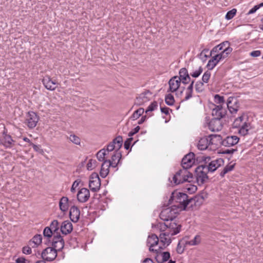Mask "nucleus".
Here are the masks:
<instances>
[{
  "label": "nucleus",
  "mask_w": 263,
  "mask_h": 263,
  "mask_svg": "<svg viewBox=\"0 0 263 263\" xmlns=\"http://www.w3.org/2000/svg\"><path fill=\"white\" fill-rule=\"evenodd\" d=\"M196 199V198L188 199V196L186 194L175 192L172 193L170 201L171 200H174L176 204L174 205L178 208L180 211H181L185 210L190 203L192 205L193 203H195Z\"/></svg>",
  "instance_id": "nucleus-1"
},
{
  "label": "nucleus",
  "mask_w": 263,
  "mask_h": 263,
  "mask_svg": "<svg viewBox=\"0 0 263 263\" xmlns=\"http://www.w3.org/2000/svg\"><path fill=\"white\" fill-rule=\"evenodd\" d=\"M233 126L234 128H239L238 133L242 136L247 135L249 130L251 129V122L249 117L244 114L234 120Z\"/></svg>",
  "instance_id": "nucleus-2"
},
{
  "label": "nucleus",
  "mask_w": 263,
  "mask_h": 263,
  "mask_svg": "<svg viewBox=\"0 0 263 263\" xmlns=\"http://www.w3.org/2000/svg\"><path fill=\"white\" fill-rule=\"evenodd\" d=\"M193 178L192 174L187 170L183 168L178 171L173 177L175 184H179L184 182H191Z\"/></svg>",
  "instance_id": "nucleus-3"
},
{
  "label": "nucleus",
  "mask_w": 263,
  "mask_h": 263,
  "mask_svg": "<svg viewBox=\"0 0 263 263\" xmlns=\"http://www.w3.org/2000/svg\"><path fill=\"white\" fill-rule=\"evenodd\" d=\"M180 212L178 208L173 205L170 207L166 208L162 210L160 214V218L164 221L170 222L174 220L176 214Z\"/></svg>",
  "instance_id": "nucleus-4"
},
{
  "label": "nucleus",
  "mask_w": 263,
  "mask_h": 263,
  "mask_svg": "<svg viewBox=\"0 0 263 263\" xmlns=\"http://www.w3.org/2000/svg\"><path fill=\"white\" fill-rule=\"evenodd\" d=\"M209 171L205 169L204 165H201L197 167L196 170V180L199 185L203 184L208 179L207 173Z\"/></svg>",
  "instance_id": "nucleus-5"
},
{
  "label": "nucleus",
  "mask_w": 263,
  "mask_h": 263,
  "mask_svg": "<svg viewBox=\"0 0 263 263\" xmlns=\"http://www.w3.org/2000/svg\"><path fill=\"white\" fill-rule=\"evenodd\" d=\"M147 243L149 246V250L151 252L157 253L160 249H162V246L159 245V238L155 234L149 236L147 239Z\"/></svg>",
  "instance_id": "nucleus-6"
},
{
  "label": "nucleus",
  "mask_w": 263,
  "mask_h": 263,
  "mask_svg": "<svg viewBox=\"0 0 263 263\" xmlns=\"http://www.w3.org/2000/svg\"><path fill=\"white\" fill-rule=\"evenodd\" d=\"M101 185V180L99 175L96 173H92L90 176L89 187L92 192L99 190Z\"/></svg>",
  "instance_id": "nucleus-7"
},
{
  "label": "nucleus",
  "mask_w": 263,
  "mask_h": 263,
  "mask_svg": "<svg viewBox=\"0 0 263 263\" xmlns=\"http://www.w3.org/2000/svg\"><path fill=\"white\" fill-rule=\"evenodd\" d=\"M57 256V251L52 247L45 249L42 253V257L47 261L53 260Z\"/></svg>",
  "instance_id": "nucleus-8"
},
{
  "label": "nucleus",
  "mask_w": 263,
  "mask_h": 263,
  "mask_svg": "<svg viewBox=\"0 0 263 263\" xmlns=\"http://www.w3.org/2000/svg\"><path fill=\"white\" fill-rule=\"evenodd\" d=\"M39 119L36 114L34 112H29L26 116V124L29 128H33L36 125Z\"/></svg>",
  "instance_id": "nucleus-9"
},
{
  "label": "nucleus",
  "mask_w": 263,
  "mask_h": 263,
  "mask_svg": "<svg viewBox=\"0 0 263 263\" xmlns=\"http://www.w3.org/2000/svg\"><path fill=\"white\" fill-rule=\"evenodd\" d=\"M227 105L231 114L236 113L239 107L238 100L235 97H229L227 102Z\"/></svg>",
  "instance_id": "nucleus-10"
},
{
  "label": "nucleus",
  "mask_w": 263,
  "mask_h": 263,
  "mask_svg": "<svg viewBox=\"0 0 263 263\" xmlns=\"http://www.w3.org/2000/svg\"><path fill=\"white\" fill-rule=\"evenodd\" d=\"M226 114V109L223 107L221 104L215 105V107L212 109V115L214 117L213 119L220 120Z\"/></svg>",
  "instance_id": "nucleus-11"
},
{
  "label": "nucleus",
  "mask_w": 263,
  "mask_h": 263,
  "mask_svg": "<svg viewBox=\"0 0 263 263\" xmlns=\"http://www.w3.org/2000/svg\"><path fill=\"white\" fill-rule=\"evenodd\" d=\"M194 157V154L193 153H189L183 158L181 163L183 168L187 170L192 167L195 162Z\"/></svg>",
  "instance_id": "nucleus-12"
},
{
  "label": "nucleus",
  "mask_w": 263,
  "mask_h": 263,
  "mask_svg": "<svg viewBox=\"0 0 263 263\" xmlns=\"http://www.w3.org/2000/svg\"><path fill=\"white\" fill-rule=\"evenodd\" d=\"M223 160L221 158H219L213 161H212L207 165H204L205 169L209 172H213L216 171L218 167L223 164Z\"/></svg>",
  "instance_id": "nucleus-13"
},
{
  "label": "nucleus",
  "mask_w": 263,
  "mask_h": 263,
  "mask_svg": "<svg viewBox=\"0 0 263 263\" xmlns=\"http://www.w3.org/2000/svg\"><path fill=\"white\" fill-rule=\"evenodd\" d=\"M181 225L176 223L174 220H172L168 223V228L166 231L171 236L176 235L180 231Z\"/></svg>",
  "instance_id": "nucleus-14"
},
{
  "label": "nucleus",
  "mask_w": 263,
  "mask_h": 263,
  "mask_svg": "<svg viewBox=\"0 0 263 263\" xmlns=\"http://www.w3.org/2000/svg\"><path fill=\"white\" fill-rule=\"evenodd\" d=\"M90 197L89 191L86 188H82L77 194L78 200L82 203L86 202Z\"/></svg>",
  "instance_id": "nucleus-15"
},
{
  "label": "nucleus",
  "mask_w": 263,
  "mask_h": 263,
  "mask_svg": "<svg viewBox=\"0 0 263 263\" xmlns=\"http://www.w3.org/2000/svg\"><path fill=\"white\" fill-rule=\"evenodd\" d=\"M45 87L50 90H54L57 87V83L52 80L49 76H45L42 80Z\"/></svg>",
  "instance_id": "nucleus-16"
},
{
  "label": "nucleus",
  "mask_w": 263,
  "mask_h": 263,
  "mask_svg": "<svg viewBox=\"0 0 263 263\" xmlns=\"http://www.w3.org/2000/svg\"><path fill=\"white\" fill-rule=\"evenodd\" d=\"M151 96V93L149 91H145L137 97L136 103L138 105H142L149 101Z\"/></svg>",
  "instance_id": "nucleus-17"
},
{
  "label": "nucleus",
  "mask_w": 263,
  "mask_h": 263,
  "mask_svg": "<svg viewBox=\"0 0 263 263\" xmlns=\"http://www.w3.org/2000/svg\"><path fill=\"white\" fill-rule=\"evenodd\" d=\"M209 138L210 149H216L220 144H222V140L220 136L212 135Z\"/></svg>",
  "instance_id": "nucleus-18"
},
{
  "label": "nucleus",
  "mask_w": 263,
  "mask_h": 263,
  "mask_svg": "<svg viewBox=\"0 0 263 263\" xmlns=\"http://www.w3.org/2000/svg\"><path fill=\"white\" fill-rule=\"evenodd\" d=\"M239 138L236 136H228L222 141V145L224 146H232L238 143Z\"/></svg>",
  "instance_id": "nucleus-19"
},
{
  "label": "nucleus",
  "mask_w": 263,
  "mask_h": 263,
  "mask_svg": "<svg viewBox=\"0 0 263 263\" xmlns=\"http://www.w3.org/2000/svg\"><path fill=\"white\" fill-rule=\"evenodd\" d=\"M232 51V48L227 47L223 51H221L220 53L214 55L212 58L214 60L218 63L220 60L226 58L228 54H230Z\"/></svg>",
  "instance_id": "nucleus-20"
},
{
  "label": "nucleus",
  "mask_w": 263,
  "mask_h": 263,
  "mask_svg": "<svg viewBox=\"0 0 263 263\" xmlns=\"http://www.w3.org/2000/svg\"><path fill=\"white\" fill-rule=\"evenodd\" d=\"M180 80L177 76H175L171 79L168 82L169 89L171 92L176 91L180 86Z\"/></svg>",
  "instance_id": "nucleus-21"
},
{
  "label": "nucleus",
  "mask_w": 263,
  "mask_h": 263,
  "mask_svg": "<svg viewBox=\"0 0 263 263\" xmlns=\"http://www.w3.org/2000/svg\"><path fill=\"white\" fill-rule=\"evenodd\" d=\"M209 129L212 132H218L222 129L220 120L212 119L209 124Z\"/></svg>",
  "instance_id": "nucleus-22"
},
{
  "label": "nucleus",
  "mask_w": 263,
  "mask_h": 263,
  "mask_svg": "<svg viewBox=\"0 0 263 263\" xmlns=\"http://www.w3.org/2000/svg\"><path fill=\"white\" fill-rule=\"evenodd\" d=\"M80 211L76 206H72L70 208L69 216L71 220L73 222H77L80 218Z\"/></svg>",
  "instance_id": "nucleus-23"
},
{
  "label": "nucleus",
  "mask_w": 263,
  "mask_h": 263,
  "mask_svg": "<svg viewBox=\"0 0 263 263\" xmlns=\"http://www.w3.org/2000/svg\"><path fill=\"white\" fill-rule=\"evenodd\" d=\"M171 235L167 231L161 233L159 235V240H160V245L162 244V247L168 246L171 242Z\"/></svg>",
  "instance_id": "nucleus-24"
},
{
  "label": "nucleus",
  "mask_w": 263,
  "mask_h": 263,
  "mask_svg": "<svg viewBox=\"0 0 263 263\" xmlns=\"http://www.w3.org/2000/svg\"><path fill=\"white\" fill-rule=\"evenodd\" d=\"M110 160H105L101 165L100 174L102 178H105L107 176L109 173V168L111 166Z\"/></svg>",
  "instance_id": "nucleus-25"
},
{
  "label": "nucleus",
  "mask_w": 263,
  "mask_h": 263,
  "mask_svg": "<svg viewBox=\"0 0 263 263\" xmlns=\"http://www.w3.org/2000/svg\"><path fill=\"white\" fill-rule=\"evenodd\" d=\"M72 229L71 223L68 221L63 222L61 226V231L64 235L69 234L72 231Z\"/></svg>",
  "instance_id": "nucleus-26"
},
{
  "label": "nucleus",
  "mask_w": 263,
  "mask_h": 263,
  "mask_svg": "<svg viewBox=\"0 0 263 263\" xmlns=\"http://www.w3.org/2000/svg\"><path fill=\"white\" fill-rule=\"evenodd\" d=\"M178 78L180 80V82L182 81L183 83L187 84L189 82L190 77L186 68H183L180 70Z\"/></svg>",
  "instance_id": "nucleus-27"
},
{
  "label": "nucleus",
  "mask_w": 263,
  "mask_h": 263,
  "mask_svg": "<svg viewBox=\"0 0 263 263\" xmlns=\"http://www.w3.org/2000/svg\"><path fill=\"white\" fill-rule=\"evenodd\" d=\"M197 147L201 151L208 148L210 149V143L209 138L206 137L201 138L198 141Z\"/></svg>",
  "instance_id": "nucleus-28"
},
{
  "label": "nucleus",
  "mask_w": 263,
  "mask_h": 263,
  "mask_svg": "<svg viewBox=\"0 0 263 263\" xmlns=\"http://www.w3.org/2000/svg\"><path fill=\"white\" fill-rule=\"evenodd\" d=\"M121 153L119 152L116 151L115 154L111 156V160H110L109 163H110L111 167H117L120 159H121Z\"/></svg>",
  "instance_id": "nucleus-29"
},
{
  "label": "nucleus",
  "mask_w": 263,
  "mask_h": 263,
  "mask_svg": "<svg viewBox=\"0 0 263 263\" xmlns=\"http://www.w3.org/2000/svg\"><path fill=\"white\" fill-rule=\"evenodd\" d=\"M156 256V259L159 263H163L167 261L170 257V254L168 252H164L162 253H158Z\"/></svg>",
  "instance_id": "nucleus-30"
},
{
  "label": "nucleus",
  "mask_w": 263,
  "mask_h": 263,
  "mask_svg": "<svg viewBox=\"0 0 263 263\" xmlns=\"http://www.w3.org/2000/svg\"><path fill=\"white\" fill-rule=\"evenodd\" d=\"M68 198L66 197H62L59 202L60 209L63 212L67 211L69 208Z\"/></svg>",
  "instance_id": "nucleus-31"
},
{
  "label": "nucleus",
  "mask_w": 263,
  "mask_h": 263,
  "mask_svg": "<svg viewBox=\"0 0 263 263\" xmlns=\"http://www.w3.org/2000/svg\"><path fill=\"white\" fill-rule=\"evenodd\" d=\"M201 237L199 235H196L194 238L190 240H185V244L189 246H197L200 243Z\"/></svg>",
  "instance_id": "nucleus-32"
},
{
  "label": "nucleus",
  "mask_w": 263,
  "mask_h": 263,
  "mask_svg": "<svg viewBox=\"0 0 263 263\" xmlns=\"http://www.w3.org/2000/svg\"><path fill=\"white\" fill-rule=\"evenodd\" d=\"M227 47H230V43L228 41L224 42L215 47L212 50V52H216L219 51H223Z\"/></svg>",
  "instance_id": "nucleus-33"
},
{
  "label": "nucleus",
  "mask_w": 263,
  "mask_h": 263,
  "mask_svg": "<svg viewBox=\"0 0 263 263\" xmlns=\"http://www.w3.org/2000/svg\"><path fill=\"white\" fill-rule=\"evenodd\" d=\"M14 142V141L12 139L10 136L9 135H5L3 143L4 145L6 147H11L13 145V143Z\"/></svg>",
  "instance_id": "nucleus-34"
},
{
  "label": "nucleus",
  "mask_w": 263,
  "mask_h": 263,
  "mask_svg": "<svg viewBox=\"0 0 263 263\" xmlns=\"http://www.w3.org/2000/svg\"><path fill=\"white\" fill-rule=\"evenodd\" d=\"M106 152V150L105 148H103L97 153V158L99 161L104 162L105 160H106L105 157L107 155Z\"/></svg>",
  "instance_id": "nucleus-35"
},
{
  "label": "nucleus",
  "mask_w": 263,
  "mask_h": 263,
  "mask_svg": "<svg viewBox=\"0 0 263 263\" xmlns=\"http://www.w3.org/2000/svg\"><path fill=\"white\" fill-rule=\"evenodd\" d=\"M112 142L116 145L117 147V151L118 152V150L121 147L123 143V139L121 136H118L115 139L113 140Z\"/></svg>",
  "instance_id": "nucleus-36"
},
{
  "label": "nucleus",
  "mask_w": 263,
  "mask_h": 263,
  "mask_svg": "<svg viewBox=\"0 0 263 263\" xmlns=\"http://www.w3.org/2000/svg\"><path fill=\"white\" fill-rule=\"evenodd\" d=\"M144 110L143 108H140L134 111L131 118L133 120H135L138 119L144 112Z\"/></svg>",
  "instance_id": "nucleus-37"
},
{
  "label": "nucleus",
  "mask_w": 263,
  "mask_h": 263,
  "mask_svg": "<svg viewBox=\"0 0 263 263\" xmlns=\"http://www.w3.org/2000/svg\"><path fill=\"white\" fill-rule=\"evenodd\" d=\"M52 248L57 250H62L64 246V241H52Z\"/></svg>",
  "instance_id": "nucleus-38"
},
{
  "label": "nucleus",
  "mask_w": 263,
  "mask_h": 263,
  "mask_svg": "<svg viewBox=\"0 0 263 263\" xmlns=\"http://www.w3.org/2000/svg\"><path fill=\"white\" fill-rule=\"evenodd\" d=\"M49 228L51 229V230H52V231L53 232V234L58 233V231L59 230V222L58 220H54L53 221H52V222L50 224Z\"/></svg>",
  "instance_id": "nucleus-39"
},
{
  "label": "nucleus",
  "mask_w": 263,
  "mask_h": 263,
  "mask_svg": "<svg viewBox=\"0 0 263 263\" xmlns=\"http://www.w3.org/2000/svg\"><path fill=\"white\" fill-rule=\"evenodd\" d=\"M42 236L41 235H36L32 239L31 242L34 244V247H36L42 242Z\"/></svg>",
  "instance_id": "nucleus-40"
},
{
  "label": "nucleus",
  "mask_w": 263,
  "mask_h": 263,
  "mask_svg": "<svg viewBox=\"0 0 263 263\" xmlns=\"http://www.w3.org/2000/svg\"><path fill=\"white\" fill-rule=\"evenodd\" d=\"M234 164H229L225 166L223 171L220 173V176L223 177L226 174L233 170Z\"/></svg>",
  "instance_id": "nucleus-41"
},
{
  "label": "nucleus",
  "mask_w": 263,
  "mask_h": 263,
  "mask_svg": "<svg viewBox=\"0 0 263 263\" xmlns=\"http://www.w3.org/2000/svg\"><path fill=\"white\" fill-rule=\"evenodd\" d=\"M69 139L71 142L75 144L80 145V144L81 140L80 138L75 135H70L69 137Z\"/></svg>",
  "instance_id": "nucleus-42"
},
{
  "label": "nucleus",
  "mask_w": 263,
  "mask_h": 263,
  "mask_svg": "<svg viewBox=\"0 0 263 263\" xmlns=\"http://www.w3.org/2000/svg\"><path fill=\"white\" fill-rule=\"evenodd\" d=\"M203 83V82L201 81H198L196 83L195 85V89L196 91L198 92H201L204 90V87Z\"/></svg>",
  "instance_id": "nucleus-43"
},
{
  "label": "nucleus",
  "mask_w": 263,
  "mask_h": 263,
  "mask_svg": "<svg viewBox=\"0 0 263 263\" xmlns=\"http://www.w3.org/2000/svg\"><path fill=\"white\" fill-rule=\"evenodd\" d=\"M214 102L218 105L221 104L222 106L224 103V98L218 95H216L214 97Z\"/></svg>",
  "instance_id": "nucleus-44"
},
{
  "label": "nucleus",
  "mask_w": 263,
  "mask_h": 263,
  "mask_svg": "<svg viewBox=\"0 0 263 263\" xmlns=\"http://www.w3.org/2000/svg\"><path fill=\"white\" fill-rule=\"evenodd\" d=\"M97 166V161L94 159H90L87 164V167L88 170H92Z\"/></svg>",
  "instance_id": "nucleus-45"
},
{
  "label": "nucleus",
  "mask_w": 263,
  "mask_h": 263,
  "mask_svg": "<svg viewBox=\"0 0 263 263\" xmlns=\"http://www.w3.org/2000/svg\"><path fill=\"white\" fill-rule=\"evenodd\" d=\"M52 234H53V232L49 227H47L44 229L43 234L45 237L50 238L51 237Z\"/></svg>",
  "instance_id": "nucleus-46"
},
{
  "label": "nucleus",
  "mask_w": 263,
  "mask_h": 263,
  "mask_svg": "<svg viewBox=\"0 0 263 263\" xmlns=\"http://www.w3.org/2000/svg\"><path fill=\"white\" fill-rule=\"evenodd\" d=\"M165 102L168 105H172L174 103V99L173 95L168 94L165 97Z\"/></svg>",
  "instance_id": "nucleus-47"
},
{
  "label": "nucleus",
  "mask_w": 263,
  "mask_h": 263,
  "mask_svg": "<svg viewBox=\"0 0 263 263\" xmlns=\"http://www.w3.org/2000/svg\"><path fill=\"white\" fill-rule=\"evenodd\" d=\"M236 12V9H233L228 11L226 15V18L228 20L232 19L235 15Z\"/></svg>",
  "instance_id": "nucleus-48"
},
{
  "label": "nucleus",
  "mask_w": 263,
  "mask_h": 263,
  "mask_svg": "<svg viewBox=\"0 0 263 263\" xmlns=\"http://www.w3.org/2000/svg\"><path fill=\"white\" fill-rule=\"evenodd\" d=\"M168 222L167 221H165L163 223H159L158 224L157 226L160 229L161 231L166 232L168 228Z\"/></svg>",
  "instance_id": "nucleus-49"
},
{
  "label": "nucleus",
  "mask_w": 263,
  "mask_h": 263,
  "mask_svg": "<svg viewBox=\"0 0 263 263\" xmlns=\"http://www.w3.org/2000/svg\"><path fill=\"white\" fill-rule=\"evenodd\" d=\"M211 77V73L210 72L207 71L205 72H204V74L202 76V81L203 83H208L210 78Z\"/></svg>",
  "instance_id": "nucleus-50"
},
{
  "label": "nucleus",
  "mask_w": 263,
  "mask_h": 263,
  "mask_svg": "<svg viewBox=\"0 0 263 263\" xmlns=\"http://www.w3.org/2000/svg\"><path fill=\"white\" fill-rule=\"evenodd\" d=\"M105 149L106 150V152H112L114 149H116V151L117 147H116V145L111 142L107 145V148Z\"/></svg>",
  "instance_id": "nucleus-51"
},
{
  "label": "nucleus",
  "mask_w": 263,
  "mask_h": 263,
  "mask_svg": "<svg viewBox=\"0 0 263 263\" xmlns=\"http://www.w3.org/2000/svg\"><path fill=\"white\" fill-rule=\"evenodd\" d=\"M81 180H76L74 181L72 185V186L71 187L70 191L72 193H74L76 191V189L78 186L79 185V183H80Z\"/></svg>",
  "instance_id": "nucleus-52"
},
{
  "label": "nucleus",
  "mask_w": 263,
  "mask_h": 263,
  "mask_svg": "<svg viewBox=\"0 0 263 263\" xmlns=\"http://www.w3.org/2000/svg\"><path fill=\"white\" fill-rule=\"evenodd\" d=\"M157 106V103L156 102H153L150 105L148 106V108L146 110V112L147 113L148 111H153Z\"/></svg>",
  "instance_id": "nucleus-53"
},
{
  "label": "nucleus",
  "mask_w": 263,
  "mask_h": 263,
  "mask_svg": "<svg viewBox=\"0 0 263 263\" xmlns=\"http://www.w3.org/2000/svg\"><path fill=\"white\" fill-rule=\"evenodd\" d=\"M217 63L214 60L213 58L208 62L207 66L209 69H213Z\"/></svg>",
  "instance_id": "nucleus-54"
},
{
  "label": "nucleus",
  "mask_w": 263,
  "mask_h": 263,
  "mask_svg": "<svg viewBox=\"0 0 263 263\" xmlns=\"http://www.w3.org/2000/svg\"><path fill=\"white\" fill-rule=\"evenodd\" d=\"M184 250V245L182 246L181 242H179L177 245V249H176V251H177V253L179 254H182Z\"/></svg>",
  "instance_id": "nucleus-55"
},
{
  "label": "nucleus",
  "mask_w": 263,
  "mask_h": 263,
  "mask_svg": "<svg viewBox=\"0 0 263 263\" xmlns=\"http://www.w3.org/2000/svg\"><path fill=\"white\" fill-rule=\"evenodd\" d=\"M202 69L199 67V69L192 73H191V76L194 78H197L202 72Z\"/></svg>",
  "instance_id": "nucleus-56"
},
{
  "label": "nucleus",
  "mask_w": 263,
  "mask_h": 263,
  "mask_svg": "<svg viewBox=\"0 0 263 263\" xmlns=\"http://www.w3.org/2000/svg\"><path fill=\"white\" fill-rule=\"evenodd\" d=\"M31 145L32 146L33 149L41 154L43 153V150L41 148V147L39 145H35L32 143H31Z\"/></svg>",
  "instance_id": "nucleus-57"
},
{
  "label": "nucleus",
  "mask_w": 263,
  "mask_h": 263,
  "mask_svg": "<svg viewBox=\"0 0 263 263\" xmlns=\"http://www.w3.org/2000/svg\"><path fill=\"white\" fill-rule=\"evenodd\" d=\"M54 234V236H53L52 241H64V239H63L62 236L60 234H58V233H57L56 235L55 234Z\"/></svg>",
  "instance_id": "nucleus-58"
},
{
  "label": "nucleus",
  "mask_w": 263,
  "mask_h": 263,
  "mask_svg": "<svg viewBox=\"0 0 263 263\" xmlns=\"http://www.w3.org/2000/svg\"><path fill=\"white\" fill-rule=\"evenodd\" d=\"M133 139L132 138H128V139H127V140H126L124 142V148L126 149H128L129 147H130V143H131V141H132Z\"/></svg>",
  "instance_id": "nucleus-59"
},
{
  "label": "nucleus",
  "mask_w": 263,
  "mask_h": 263,
  "mask_svg": "<svg viewBox=\"0 0 263 263\" xmlns=\"http://www.w3.org/2000/svg\"><path fill=\"white\" fill-rule=\"evenodd\" d=\"M23 252L26 254H30L31 253V249L28 246L24 247L23 248Z\"/></svg>",
  "instance_id": "nucleus-60"
},
{
  "label": "nucleus",
  "mask_w": 263,
  "mask_h": 263,
  "mask_svg": "<svg viewBox=\"0 0 263 263\" xmlns=\"http://www.w3.org/2000/svg\"><path fill=\"white\" fill-rule=\"evenodd\" d=\"M16 263H30L28 260L26 259L24 257H19L16 260Z\"/></svg>",
  "instance_id": "nucleus-61"
},
{
  "label": "nucleus",
  "mask_w": 263,
  "mask_h": 263,
  "mask_svg": "<svg viewBox=\"0 0 263 263\" xmlns=\"http://www.w3.org/2000/svg\"><path fill=\"white\" fill-rule=\"evenodd\" d=\"M140 129V127L139 126H137L133 130L130 131L128 133V136L131 137L138 133Z\"/></svg>",
  "instance_id": "nucleus-62"
},
{
  "label": "nucleus",
  "mask_w": 263,
  "mask_h": 263,
  "mask_svg": "<svg viewBox=\"0 0 263 263\" xmlns=\"http://www.w3.org/2000/svg\"><path fill=\"white\" fill-rule=\"evenodd\" d=\"M192 92H193V91H192L191 90H186L184 99L185 100H187L189 99L190 98H191L192 96Z\"/></svg>",
  "instance_id": "nucleus-63"
},
{
  "label": "nucleus",
  "mask_w": 263,
  "mask_h": 263,
  "mask_svg": "<svg viewBox=\"0 0 263 263\" xmlns=\"http://www.w3.org/2000/svg\"><path fill=\"white\" fill-rule=\"evenodd\" d=\"M260 54H261V52L260 51L255 50V51H253L251 52L250 53V55L253 57H259L260 55Z\"/></svg>",
  "instance_id": "nucleus-64"
}]
</instances>
